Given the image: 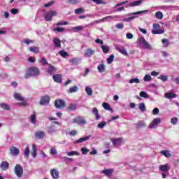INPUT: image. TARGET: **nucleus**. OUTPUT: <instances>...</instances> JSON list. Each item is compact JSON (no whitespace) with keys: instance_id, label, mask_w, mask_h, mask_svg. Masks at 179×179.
Returning a JSON list of instances; mask_svg holds the SVG:
<instances>
[{"instance_id":"f257e3e1","label":"nucleus","mask_w":179,"mask_h":179,"mask_svg":"<svg viewBox=\"0 0 179 179\" xmlns=\"http://www.w3.org/2000/svg\"><path fill=\"white\" fill-rule=\"evenodd\" d=\"M40 73V71H38V69L37 67H30L28 69L26 74H25V79H29V78L31 76H37Z\"/></svg>"},{"instance_id":"f03ea898","label":"nucleus","mask_w":179,"mask_h":179,"mask_svg":"<svg viewBox=\"0 0 179 179\" xmlns=\"http://www.w3.org/2000/svg\"><path fill=\"white\" fill-rule=\"evenodd\" d=\"M14 173L18 178L23 177V167L20 164H16L14 168Z\"/></svg>"},{"instance_id":"7ed1b4c3","label":"nucleus","mask_w":179,"mask_h":179,"mask_svg":"<svg viewBox=\"0 0 179 179\" xmlns=\"http://www.w3.org/2000/svg\"><path fill=\"white\" fill-rule=\"evenodd\" d=\"M73 124H78V125H86L87 122L85 117L78 116L74 119H73L72 121Z\"/></svg>"},{"instance_id":"20e7f679","label":"nucleus","mask_w":179,"mask_h":179,"mask_svg":"<svg viewBox=\"0 0 179 179\" xmlns=\"http://www.w3.org/2000/svg\"><path fill=\"white\" fill-rule=\"evenodd\" d=\"M152 27V34H163V33H164V29H160V24H153Z\"/></svg>"},{"instance_id":"39448f33","label":"nucleus","mask_w":179,"mask_h":179,"mask_svg":"<svg viewBox=\"0 0 179 179\" xmlns=\"http://www.w3.org/2000/svg\"><path fill=\"white\" fill-rule=\"evenodd\" d=\"M160 122H162V119H160V117L155 118L150 124L149 128L150 129H155V128H157V127H159V124H160Z\"/></svg>"},{"instance_id":"423d86ee","label":"nucleus","mask_w":179,"mask_h":179,"mask_svg":"<svg viewBox=\"0 0 179 179\" xmlns=\"http://www.w3.org/2000/svg\"><path fill=\"white\" fill-rule=\"evenodd\" d=\"M128 3V0H126L124 1H122L121 3H118L115 6V12H122L124 10H125V8L122 6V5H125ZM119 6H122V7H119Z\"/></svg>"},{"instance_id":"0eeeda50","label":"nucleus","mask_w":179,"mask_h":179,"mask_svg":"<svg viewBox=\"0 0 179 179\" xmlns=\"http://www.w3.org/2000/svg\"><path fill=\"white\" fill-rule=\"evenodd\" d=\"M45 64H46V65H48L47 72L49 75H54V73H55V72H57V71H58V69L57 68H55L54 66L48 64V62L47 61H45Z\"/></svg>"},{"instance_id":"6e6552de","label":"nucleus","mask_w":179,"mask_h":179,"mask_svg":"<svg viewBox=\"0 0 179 179\" xmlns=\"http://www.w3.org/2000/svg\"><path fill=\"white\" fill-rule=\"evenodd\" d=\"M55 107H56V108H64V107H65V102L64 100L62 99H59V100H56L55 101Z\"/></svg>"},{"instance_id":"1a4fd4ad","label":"nucleus","mask_w":179,"mask_h":179,"mask_svg":"<svg viewBox=\"0 0 179 179\" xmlns=\"http://www.w3.org/2000/svg\"><path fill=\"white\" fill-rule=\"evenodd\" d=\"M34 136L36 139H43L45 136V133L43 131L38 130L35 131Z\"/></svg>"},{"instance_id":"9d476101","label":"nucleus","mask_w":179,"mask_h":179,"mask_svg":"<svg viewBox=\"0 0 179 179\" xmlns=\"http://www.w3.org/2000/svg\"><path fill=\"white\" fill-rule=\"evenodd\" d=\"M114 148H117V146H121V143H122V138H111L110 139Z\"/></svg>"},{"instance_id":"9b49d317","label":"nucleus","mask_w":179,"mask_h":179,"mask_svg":"<svg viewBox=\"0 0 179 179\" xmlns=\"http://www.w3.org/2000/svg\"><path fill=\"white\" fill-rule=\"evenodd\" d=\"M52 16H57V11L50 10L46 13L45 20L50 22L52 19Z\"/></svg>"},{"instance_id":"f8f14e48","label":"nucleus","mask_w":179,"mask_h":179,"mask_svg":"<svg viewBox=\"0 0 179 179\" xmlns=\"http://www.w3.org/2000/svg\"><path fill=\"white\" fill-rule=\"evenodd\" d=\"M9 150H10V154L12 155V156H19V154L20 153L19 148L16 147H10L9 148Z\"/></svg>"},{"instance_id":"ddd939ff","label":"nucleus","mask_w":179,"mask_h":179,"mask_svg":"<svg viewBox=\"0 0 179 179\" xmlns=\"http://www.w3.org/2000/svg\"><path fill=\"white\" fill-rule=\"evenodd\" d=\"M29 122L33 124V125H36L37 124V115H36V112H34L32 115L29 117Z\"/></svg>"},{"instance_id":"4468645a","label":"nucleus","mask_w":179,"mask_h":179,"mask_svg":"<svg viewBox=\"0 0 179 179\" xmlns=\"http://www.w3.org/2000/svg\"><path fill=\"white\" fill-rule=\"evenodd\" d=\"M50 175L53 179L59 178V172L56 169H53L50 171Z\"/></svg>"},{"instance_id":"2eb2a0df","label":"nucleus","mask_w":179,"mask_h":179,"mask_svg":"<svg viewBox=\"0 0 179 179\" xmlns=\"http://www.w3.org/2000/svg\"><path fill=\"white\" fill-rule=\"evenodd\" d=\"M113 173H114V169H104L101 171V173L106 176V177H111L113 176Z\"/></svg>"},{"instance_id":"dca6fc26","label":"nucleus","mask_w":179,"mask_h":179,"mask_svg":"<svg viewBox=\"0 0 179 179\" xmlns=\"http://www.w3.org/2000/svg\"><path fill=\"white\" fill-rule=\"evenodd\" d=\"M52 79L56 82V83H62V76H61V74L53 75Z\"/></svg>"},{"instance_id":"f3484780","label":"nucleus","mask_w":179,"mask_h":179,"mask_svg":"<svg viewBox=\"0 0 179 179\" xmlns=\"http://www.w3.org/2000/svg\"><path fill=\"white\" fill-rule=\"evenodd\" d=\"M0 169L3 171L8 170L9 169V163H8L6 161L2 162L0 164Z\"/></svg>"},{"instance_id":"a211bd4d","label":"nucleus","mask_w":179,"mask_h":179,"mask_svg":"<svg viewBox=\"0 0 179 179\" xmlns=\"http://www.w3.org/2000/svg\"><path fill=\"white\" fill-rule=\"evenodd\" d=\"M92 136H87L85 137L80 138L78 140L74 141V143H82L83 142H86V141H89Z\"/></svg>"},{"instance_id":"6ab92c4d","label":"nucleus","mask_w":179,"mask_h":179,"mask_svg":"<svg viewBox=\"0 0 179 179\" xmlns=\"http://www.w3.org/2000/svg\"><path fill=\"white\" fill-rule=\"evenodd\" d=\"M13 97L15 100H17V101H24V98L19 93H15Z\"/></svg>"},{"instance_id":"aec40b11","label":"nucleus","mask_w":179,"mask_h":179,"mask_svg":"<svg viewBox=\"0 0 179 179\" xmlns=\"http://www.w3.org/2000/svg\"><path fill=\"white\" fill-rule=\"evenodd\" d=\"M159 170L160 171H163V173H166V171L170 170V166H169V164L160 165Z\"/></svg>"},{"instance_id":"412c9836","label":"nucleus","mask_w":179,"mask_h":179,"mask_svg":"<svg viewBox=\"0 0 179 179\" xmlns=\"http://www.w3.org/2000/svg\"><path fill=\"white\" fill-rule=\"evenodd\" d=\"M0 107L6 111H10V106L6 103H0Z\"/></svg>"},{"instance_id":"4be33fe9","label":"nucleus","mask_w":179,"mask_h":179,"mask_svg":"<svg viewBox=\"0 0 179 179\" xmlns=\"http://www.w3.org/2000/svg\"><path fill=\"white\" fill-rule=\"evenodd\" d=\"M36 16L38 17H43V19H45V10H39L37 13Z\"/></svg>"},{"instance_id":"5701e85b","label":"nucleus","mask_w":179,"mask_h":179,"mask_svg":"<svg viewBox=\"0 0 179 179\" xmlns=\"http://www.w3.org/2000/svg\"><path fill=\"white\" fill-rule=\"evenodd\" d=\"M22 43H24V44H26L27 45H29L30 44H34V43H36V41L29 38H23Z\"/></svg>"},{"instance_id":"b1692460","label":"nucleus","mask_w":179,"mask_h":179,"mask_svg":"<svg viewBox=\"0 0 179 179\" xmlns=\"http://www.w3.org/2000/svg\"><path fill=\"white\" fill-rule=\"evenodd\" d=\"M115 17H118V16L108 15V16L104 17L103 18L99 20V22H107V20H111V19H114Z\"/></svg>"},{"instance_id":"393cba45","label":"nucleus","mask_w":179,"mask_h":179,"mask_svg":"<svg viewBox=\"0 0 179 179\" xmlns=\"http://www.w3.org/2000/svg\"><path fill=\"white\" fill-rule=\"evenodd\" d=\"M92 113L94 114L95 115V119L99 121V120H100L101 117L100 115H99V110H97V108H94L92 109Z\"/></svg>"},{"instance_id":"a878e982","label":"nucleus","mask_w":179,"mask_h":179,"mask_svg":"<svg viewBox=\"0 0 179 179\" xmlns=\"http://www.w3.org/2000/svg\"><path fill=\"white\" fill-rule=\"evenodd\" d=\"M97 69L100 73H103V72L106 71V65H104V64H101L98 65Z\"/></svg>"},{"instance_id":"bb28decb","label":"nucleus","mask_w":179,"mask_h":179,"mask_svg":"<svg viewBox=\"0 0 179 179\" xmlns=\"http://www.w3.org/2000/svg\"><path fill=\"white\" fill-rule=\"evenodd\" d=\"M138 43L139 44H141V45H149V43H148V41H146V39H145V38L143 37H141L138 39Z\"/></svg>"},{"instance_id":"cd10ccee","label":"nucleus","mask_w":179,"mask_h":179,"mask_svg":"<svg viewBox=\"0 0 179 179\" xmlns=\"http://www.w3.org/2000/svg\"><path fill=\"white\" fill-rule=\"evenodd\" d=\"M80 61H82V59L75 57V58L71 59L69 60V62H71V64H73L74 65H78Z\"/></svg>"},{"instance_id":"c85d7f7f","label":"nucleus","mask_w":179,"mask_h":179,"mask_svg":"<svg viewBox=\"0 0 179 179\" xmlns=\"http://www.w3.org/2000/svg\"><path fill=\"white\" fill-rule=\"evenodd\" d=\"M30 155V148H29V145H27L26 148L24 150V156L25 159H27Z\"/></svg>"},{"instance_id":"c756f323","label":"nucleus","mask_w":179,"mask_h":179,"mask_svg":"<svg viewBox=\"0 0 179 179\" xmlns=\"http://www.w3.org/2000/svg\"><path fill=\"white\" fill-rule=\"evenodd\" d=\"M93 54H94V50H92V49H88L87 50H85L84 55L85 57H92V55H93Z\"/></svg>"},{"instance_id":"7c9ffc66","label":"nucleus","mask_w":179,"mask_h":179,"mask_svg":"<svg viewBox=\"0 0 179 179\" xmlns=\"http://www.w3.org/2000/svg\"><path fill=\"white\" fill-rule=\"evenodd\" d=\"M164 97H166V99H176V97H177V95H176V94L174 93H166L164 94Z\"/></svg>"},{"instance_id":"2f4dec72","label":"nucleus","mask_w":179,"mask_h":179,"mask_svg":"<svg viewBox=\"0 0 179 179\" xmlns=\"http://www.w3.org/2000/svg\"><path fill=\"white\" fill-rule=\"evenodd\" d=\"M116 50H117V51H119V52H120L123 55H128L127 50H125V49L121 48V46H117Z\"/></svg>"},{"instance_id":"473e14b6","label":"nucleus","mask_w":179,"mask_h":179,"mask_svg":"<svg viewBox=\"0 0 179 179\" xmlns=\"http://www.w3.org/2000/svg\"><path fill=\"white\" fill-rule=\"evenodd\" d=\"M36 155H37V149L36 144L32 145V152H31V156L34 159L36 158Z\"/></svg>"},{"instance_id":"72a5a7b5","label":"nucleus","mask_w":179,"mask_h":179,"mask_svg":"<svg viewBox=\"0 0 179 179\" xmlns=\"http://www.w3.org/2000/svg\"><path fill=\"white\" fill-rule=\"evenodd\" d=\"M143 2L142 0L134 1L131 3V6H139V5H142Z\"/></svg>"},{"instance_id":"f704fd0d","label":"nucleus","mask_w":179,"mask_h":179,"mask_svg":"<svg viewBox=\"0 0 179 179\" xmlns=\"http://www.w3.org/2000/svg\"><path fill=\"white\" fill-rule=\"evenodd\" d=\"M67 156H80V153L77 151H71L66 152Z\"/></svg>"},{"instance_id":"c9c22d12","label":"nucleus","mask_w":179,"mask_h":179,"mask_svg":"<svg viewBox=\"0 0 179 179\" xmlns=\"http://www.w3.org/2000/svg\"><path fill=\"white\" fill-rule=\"evenodd\" d=\"M101 48L103 54H108L110 52V48L107 45H101Z\"/></svg>"},{"instance_id":"e433bc0d","label":"nucleus","mask_w":179,"mask_h":179,"mask_svg":"<svg viewBox=\"0 0 179 179\" xmlns=\"http://www.w3.org/2000/svg\"><path fill=\"white\" fill-rule=\"evenodd\" d=\"M85 92L87 96H92L93 94V90H92V87H85Z\"/></svg>"},{"instance_id":"4c0bfd02","label":"nucleus","mask_w":179,"mask_h":179,"mask_svg":"<svg viewBox=\"0 0 179 179\" xmlns=\"http://www.w3.org/2000/svg\"><path fill=\"white\" fill-rule=\"evenodd\" d=\"M161 155H163V156H165V157H171V155L170 154V152L168 150H162Z\"/></svg>"},{"instance_id":"58836bf2","label":"nucleus","mask_w":179,"mask_h":179,"mask_svg":"<svg viewBox=\"0 0 179 179\" xmlns=\"http://www.w3.org/2000/svg\"><path fill=\"white\" fill-rule=\"evenodd\" d=\"M79 90V88L78 86L71 87L69 88V93H76Z\"/></svg>"},{"instance_id":"ea45409f","label":"nucleus","mask_w":179,"mask_h":179,"mask_svg":"<svg viewBox=\"0 0 179 179\" xmlns=\"http://www.w3.org/2000/svg\"><path fill=\"white\" fill-rule=\"evenodd\" d=\"M148 13V10H142V11H137L135 13H129V14H128V15L132 16V15H142V13Z\"/></svg>"},{"instance_id":"a19ab883","label":"nucleus","mask_w":179,"mask_h":179,"mask_svg":"<svg viewBox=\"0 0 179 179\" xmlns=\"http://www.w3.org/2000/svg\"><path fill=\"white\" fill-rule=\"evenodd\" d=\"M92 2H94V3H96V5H106V3H107L103 0H92Z\"/></svg>"},{"instance_id":"79ce46f5","label":"nucleus","mask_w":179,"mask_h":179,"mask_svg":"<svg viewBox=\"0 0 179 179\" xmlns=\"http://www.w3.org/2000/svg\"><path fill=\"white\" fill-rule=\"evenodd\" d=\"M145 122L143 121H139L138 123L136 124V128H143L145 127Z\"/></svg>"},{"instance_id":"37998d69","label":"nucleus","mask_w":179,"mask_h":179,"mask_svg":"<svg viewBox=\"0 0 179 179\" xmlns=\"http://www.w3.org/2000/svg\"><path fill=\"white\" fill-rule=\"evenodd\" d=\"M76 15H80V13H85V9L79 8L75 10Z\"/></svg>"},{"instance_id":"c03bdc74","label":"nucleus","mask_w":179,"mask_h":179,"mask_svg":"<svg viewBox=\"0 0 179 179\" xmlns=\"http://www.w3.org/2000/svg\"><path fill=\"white\" fill-rule=\"evenodd\" d=\"M29 51H31V52L37 53L38 52L39 50H38V48L36 46H31L29 48Z\"/></svg>"},{"instance_id":"a18cd8bd","label":"nucleus","mask_w":179,"mask_h":179,"mask_svg":"<svg viewBox=\"0 0 179 179\" xmlns=\"http://www.w3.org/2000/svg\"><path fill=\"white\" fill-rule=\"evenodd\" d=\"M56 131H57V130L55 129V128L54 127H48V134H54Z\"/></svg>"},{"instance_id":"49530a36","label":"nucleus","mask_w":179,"mask_h":179,"mask_svg":"<svg viewBox=\"0 0 179 179\" xmlns=\"http://www.w3.org/2000/svg\"><path fill=\"white\" fill-rule=\"evenodd\" d=\"M138 108L141 111H142L143 113V111H145L146 110V107L145 106V103H141L138 106Z\"/></svg>"},{"instance_id":"de8ad7c7","label":"nucleus","mask_w":179,"mask_h":179,"mask_svg":"<svg viewBox=\"0 0 179 179\" xmlns=\"http://www.w3.org/2000/svg\"><path fill=\"white\" fill-rule=\"evenodd\" d=\"M157 79H160L161 80H162V82H167L168 77L167 76L161 75L160 76L157 77Z\"/></svg>"},{"instance_id":"09e8293b","label":"nucleus","mask_w":179,"mask_h":179,"mask_svg":"<svg viewBox=\"0 0 179 179\" xmlns=\"http://www.w3.org/2000/svg\"><path fill=\"white\" fill-rule=\"evenodd\" d=\"M106 125H107V122H102L97 124V128H99V129H103V128H104V127H106Z\"/></svg>"},{"instance_id":"8fccbe9b","label":"nucleus","mask_w":179,"mask_h":179,"mask_svg":"<svg viewBox=\"0 0 179 179\" xmlns=\"http://www.w3.org/2000/svg\"><path fill=\"white\" fill-rule=\"evenodd\" d=\"M143 80L144 82H150V80H152V76H150L149 74H147L144 76Z\"/></svg>"},{"instance_id":"3c124183","label":"nucleus","mask_w":179,"mask_h":179,"mask_svg":"<svg viewBox=\"0 0 179 179\" xmlns=\"http://www.w3.org/2000/svg\"><path fill=\"white\" fill-rule=\"evenodd\" d=\"M59 54H60V55L63 57V58H66V57H69V55H68V53L66 52H65L64 50H60L59 52Z\"/></svg>"},{"instance_id":"603ef678","label":"nucleus","mask_w":179,"mask_h":179,"mask_svg":"<svg viewBox=\"0 0 179 179\" xmlns=\"http://www.w3.org/2000/svg\"><path fill=\"white\" fill-rule=\"evenodd\" d=\"M140 96L141 97H143L144 99H148L149 98V95H148V93H146V92L145 91H142L140 92Z\"/></svg>"},{"instance_id":"864d4df0","label":"nucleus","mask_w":179,"mask_h":179,"mask_svg":"<svg viewBox=\"0 0 179 179\" xmlns=\"http://www.w3.org/2000/svg\"><path fill=\"white\" fill-rule=\"evenodd\" d=\"M129 83H141V81L139 80V78H132L129 81Z\"/></svg>"},{"instance_id":"5fc2aeb1","label":"nucleus","mask_w":179,"mask_h":179,"mask_svg":"<svg viewBox=\"0 0 179 179\" xmlns=\"http://www.w3.org/2000/svg\"><path fill=\"white\" fill-rule=\"evenodd\" d=\"M108 64H112L114 61V55H111L109 57L106 59Z\"/></svg>"},{"instance_id":"6e6d98bb","label":"nucleus","mask_w":179,"mask_h":179,"mask_svg":"<svg viewBox=\"0 0 179 179\" xmlns=\"http://www.w3.org/2000/svg\"><path fill=\"white\" fill-rule=\"evenodd\" d=\"M155 17L157 19H163V13L160 11L155 13Z\"/></svg>"},{"instance_id":"4d7b16f0","label":"nucleus","mask_w":179,"mask_h":179,"mask_svg":"<svg viewBox=\"0 0 179 179\" xmlns=\"http://www.w3.org/2000/svg\"><path fill=\"white\" fill-rule=\"evenodd\" d=\"M54 31H57L58 33H62L63 31H65V28H62V27H57V28H55L53 29Z\"/></svg>"},{"instance_id":"13d9d810","label":"nucleus","mask_w":179,"mask_h":179,"mask_svg":"<svg viewBox=\"0 0 179 179\" xmlns=\"http://www.w3.org/2000/svg\"><path fill=\"white\" fill-rule=\"evenodd\" d=\"M115 27H116V29H118L119 30H122V29H124V24L122 23L116 24L115 25Z\"/></svg>"},{"instance_id":"bf43d9fd","label":"nucleus","mask_w":179,"mask_h":179,"mask_svg":"<svg viewBox=\"0 0 179 179\" xmlns=\"http://www.w3.org/2000/svg\"><path fill=\"white\" fill-rule=\"evenodd\" d=\"M88 152H90V150L86 148H81V153L83 155H87Z\"/></svg>"},{"instance_id":"052dcab7","label":"nucleus","mask_w":179,"mask_h":179,"mask_svg":"<svg viewBox=\"0 0 179 179\" xmlns=\"http://www.w3.org/2000/svg\"><path fill=\"white\" fill-rule=\"evenodd\" d=\"M10 13L12 15H17V13H19V9H17V8H12L10 10Z\"/></svg>"},{"instance_id":"680f3d73","label":"nucleus","mask_w":179,"mask_h":179,"mask_svg":"<svg viewBox=\"0 0 179 179\" xmlns=\"http://www.w3.org/2000/svg\"><path fill=\"white\" fill-rule=\"evenodd\" d=\"M58 152H57V149L55 148V147H53L50 149V155H57Z\"/></svg>"},{"instance_id":"e2e57ef3","label":"nucleus","mask_w":179,"mask_h":179,"mask_svg":"<svg viewBox=\"0 0 179 179\" xmlns=\"http://www.w3.org/2000/svg\"><path fill=\"white\" fill-rule=\"evenodd\" d=\"M53 43H54L55 45H61V41H59V38H55L53 40Z\"/></svg>"},{"instance_id":"0e129e2a","label":"nucleus","mask_w":179,"mask_h":179,"mask_svg":"<svg viewBox=\"0 0 179 179\" xmlns=\"http://www.w3.org/2000/svg\"><path fill=\"white\" fill-rule=\"evenodd\" d=\"M69 135H70V136H76V135H78V131L76 130H72L69 131Z\"/></svg>"},{"instance_id":"69168bd1","label":"nucleus","mask_w":179,"mask_h":179,"mask_svg":"<svg viewBox=\"0 0 179 179\" xmlns=\"http://www.w3.org/2000/svg\"><path fill=\"white\" fill-rule=\"evenodd\" d=\"M8 73H3L0 74V78L2 80L8 78Z\"/></svg>"},{"instance_id":"338daca9","label":"nucleus","mask_w":179,"mask_h":179,"mask_svg":"<svg viewBox=\"0 0 179 179\" xmlns=\"http://www.w3.org/2000/svg\"><path fill=\"white\" fill-rule=\"evenodd\" d=\"M102 106L103 107V108H105V110H110V105H108V103H103L102 104Z\"/></svg>"},{"instance_id":"774afa93","label":"nucleus","mask_w":179,"mask_h":179,"mask_svg":"<svg viewBox=\"0 0 179 179\" xmlns=\"http://www.w3.org/2000/svg\"><path fill=\"white\" fill-rule=\"evenodd\" d=\"M171 124H173V125H176L177 124V122H178V119H177V117H173L171 120Z\"/></svg>"}]
</instances>
